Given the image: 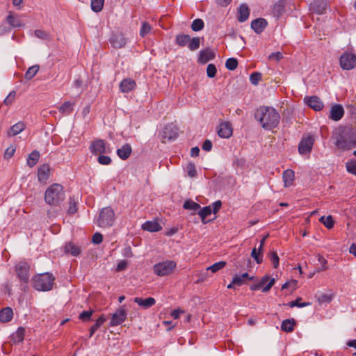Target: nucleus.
I'll list each match as a JSON object with an SVG mask.
<instances>
[{
	"instance_id": "obj_4",
	"label": "nucleus",
	"mask_w": 356,
	"mask_h": 356,
	"mask_svg": "<svg viewBox=\"0 0 356 356\" xmlns=\"http://www.w3.org/2000/svg\"><path fill=\"white\" fill-rule=\"evenodd\" d=\"M114 220L113 210L111 207H105L100 211L97 223L100 227H108L113 225Z\"/></svg>"
},
{
	"instance_id": "obj_13",
	"label": "nucleus",
	"mask_w": 356,
	"mask_h": 356,
	"mask_svg": "<svg viewBox=\"0 0 356 356\" xmlns=\"http://www.w3.org/2000/svg\"><path fill=\"white\" fill-rule=\"evenodd\" d=\"M305 103L316 111H321L323 108V103L317 96L305 97Z\"/></svg>"
},
{
	"instance_id": "obj_12",
	"label": "nucleus",
	"mask_w": 356,
	"mask_h": 356,
	"mask_svg": "<svg viewBox=\"0 0 356 356\" xmlns=\"http://www.w3.org/2000/svg\"><path fill=\"white\" fill-rule=\"evenodd\" d=\"M90 149L91 152L96 155L111 152L108 147H106L104 140L101 139H97L93 141Z\"/></svg>"
},
{
	"instance_id": "obj_55",
	"label": "nucleus",
	"mask_w": 356,
	"mask_h": 356,
	"mask_svg": "<svg viewBox=\"0 0 356 356\" xmlns=\"http://www.w3.org/2000/svg\"><path fill=\"white\" fill-rule=\"evenodd\" d=\"M261 79V74L259 72H253L250 76V82L253 85H257Z\"/></svg>"
},
{
	"instance_id": "obj_20",
	"label": "nucleus",
	"mask_w": 356,
	"mask_h": 356,
	"mask_svg": "<svg viewBox=\"0 0 356 356\" xmlns=\"http://www.w3.org/2000/svg\"><path fill=\"white\" fill-rule=\"evenodd\" d=\"M136 82L131 79H124L120 84V89L122 92H129L136 87Z\"/></svg>"
},
{
	"instance_id": "obj_9",
	"label": "nucleus",
	"mask_w": 356,
	"mask_h": 356,
	"mask_svg": "<svg viewBox=\"0 0 356 356\" xmlns=\"http://www.w3.org/2000/svg\"><path fill=\"white\" fill-rule=\"evenodd\" d=\"M314 139L312 136H307L303 138L298 145V152L300 154H307L310 153L312 149Z\"/></svg>"
},
{
	"instance_id": "obj_10",
	"label": "nucleus",
	"mask_w": 356,
	"mask_h": 356,
	"mask_svg": "<svg viewBox=\"0 0 356 356\" xmlns=\"http://www.w3.org/2000/svg\"><path fill=\"white\" fill-rule=\"evenodd\" d=\"M127 311L124 307H120L113 314L110 321L111 326H117L122 324L127 318Z\"/></svg>"
},
{
	"instance_id": "obj_54",
	"label": "nucleus",
	"mask_w": 356,
	"mask_h": 356,
	"mask_svg": "<svg viewBox=\"0 0 356 356\" xmlns=\"http://www.w3.org/2000/svg\"><path fill=\"white\" fill-rule=\"evenodd\" d=\"M93 314V310L90 309L89 311H83L79 314V319L83 321H90L92 314Z\"/></svg>"
},
{
	"instance_id": "obj_49",
	"label": "nucleus",
	"mask_w": 356,
	"mask_h": 356,
	"mask_svg": "<svg viewBox=\"0 0 356 356\" xmlns=\"http://www.w3.org/2000/svg\"><path fill=\"white\" fill-rule=\"evenodd\" d=\"M238 65V61L234 58H229L225 62V67L229 70H234Z\"/></svg>"
},
{
	"instance_id": "obj_16",
	"label": "nucleus",
	"mask_w": 356,
	"mask_h": 356,
	"mask_svg": "<svg viewBox=\"0 0 356 356\" xmlns=\"http://www.w3.org/2000/svg\"><path fill=\"white\" fill-rule=\"evenodd\" d=\"M216 56L215 53L209 48H206L200 51L197 61L199 63L205 64Z\"/></svg>"
},
{
	"instance_id": "obj_41",
	"label": "nucleus",
	"mask_w": 356,
	"mask_h": 356,
	"mask_svg": "<svg viewBox=\"0 0 356 356\" xmlns=\"http://www.w3.org/2000/svg\"><path fill=\"white\" fill-rule=\"evenodd\" d=\"M212 212V210H211V208L210 206L209 207H203L202 209H201L199 211H198V215L200 216L201 219H202V222L204 223V224H206L207 222L206 221V218L211 215Z\"/></svg>"
},
{
	"instance_id": "obj_38",
	"label": "nucleus",
	"mask_w": 356,
	"mask_h": 356,
	"mask_svg": "<svg viewBox=\"0 0 356 356\" xmlns=\"http://www.w3.org/2000/svg\"><path fill=\"white\" fill-rule=\"evenodd\" d=\"M106 317L102 315L95 322V323L90 329L89 337H91L97 329L106 321Z\"/></svg>"
},
{
	"instance_id": "obj_14",
	"label": "nucleus",
	"mask_w": 356,
	"mask_h": 356,
	"mask_svg": "<svg viewBox=\"0 0 356 356\" xmlns=\"http://www.w3.org/2000/svg\"><path fill=\"white\" fill-rule=\"evenodd\" d=\"M344 114L343 107L341 104H334L331 106L329 118L334 121L340 120Z\"/></svg>"
},
{
	"instance_id": "obj_37",
	"label": "nucleus",
	"mask_w": 356,
	"mask_h": 356,
	"mask_svg": "<svg viewBox=\"0 0 356 356\" xmlns=\"http://www.w3.org/2000/svg\"><path fill=\"white\" fill-rule=\"evenodd\" d=\"M74 105V104L73 102H65L60 106L59 111L64 115H69L72 113Z\"/></svg>"
},
{
	"instance_id": "obj_34",
	"label": "nucleus",
	"mask_w": 356,
	"mask_h": 356,
	"mask_svg": "<svg viewBox=\"0 0 356 356\" xmlns=\"http://www.w3.org/2000/svg\"><path fill=\"white\" fill-rule=\"evenodd\" d=\"M7 22L11 26L12 28L20 27L22 24L19 19L16 16L10 13L6 17Z\"/></svg>"
},
{
	"instance_id": "obj_31",
	"label": "nucleus",
	"mask_w": 356,
	"mask_h": 356,
	"mask_svg": "<svg viewBox=\"0 0 356 356\" xmlns=\"http://www.w3.org/2000/svg\"><path fill=\"white\" fill-rule=\"evenodd\" d=\"M13 316V312L11 308L6 307L0 311V321L8 322Z\"/></svg>"
},
{
	"instance_id": "obj_17",
	"label": "nucleus",
	"mask_w": 356,
	"mask_h": 356,
	"mask_svg": "<svg viewBox=\"0 0 356 356\" xmlns=\"http://www.w3.org/2000/svg\"><path fill=\"white\" fill-rule=\"evenodd\" d=\"M50 175V168L48 164H43L38 168V179L40 183L46 184Z\"/></svg>"
},
{
	"instance_id": "obj_8",
	"label": "nucleus",
	"mask_w": 356,
	"mask_h": 356,
	"mask_svg": "<svg viewBox=\"0 0 356 356\" xmlns=\"http://www.w3.org/2000/svg\"><path fill=\"white\" fill-rule=\"evenodd\" d=\"M15 270L20 281L26 284L29 281L30 266L25 261H21L16 265Z\"/></svg>"
},
{
	"instance_id": "obj_50",
	"label": "nucleus",
	"mask_w": 356,
	"mask_h": 356,
	"mask_svg": "<svg viewBox=\"0 0 356 356\" xmlns=\"http://www.w3.org/2000/svg\"><path fill=\"white\" fill-rule=\"evenodd\" d=\"M77 201L74 199V197H70V202H69V208H68V213L70 214H74L77 211Z\"/></svg>"
},
{
	"instance_id": "obj_25",
	"label": "nucleus",
	"mask_w": 356,
	"mask_h": 356,
	"mask_svg": "<svg viewBox=\"0 0 356 356\" xmlns=\"http://www.w3.org/2000/svg\"><path fill=\"white\" fill-rule=\"evenodd\" d=\"M238 19L240 22L246 21L250 15V10L246 4H241L238 8Z\"/></svg>"
},
{
	"instance_id": "obj_36",
	"label": "nucleus",
	"mask_w": 356,
	"mask_h": 356,
	"mask_svg": "<svg viewBox=\"0 0 356 356\" xmlns=\"http://www.w3.org/2000/svg\"><path fill=\"white\" fill-rule=\"evenodd\" d=\"M295 325V321L294 319H286L282 321L281 325V329L282 330L290 332L293 330V327Z\"/></svg>"
},
{
	"instance_id": "obj_6",
	"label": "nucleus",
	"mask_w": 356,
	"mask_h": 356,
	"mask_svg": "<svg viewBox=\"0 0 356 356\" xmlns=\"http://www.w3.org/2000/svg\"><path fill=\"white\" fill-rule=\"evenodd\" d=\"M341 67L344 70H350L356 66V55L344 52L339 58Z\"/></svg>"
},
{
	"instance_id": "obj_11",
	"label": "nucleus",
	"mask_w": 356,
	"mask_h": 356,
	"mask_svg": "<svg viewBox=\"0 0 356 356\" xmlns=\"http://www.w3.org/2000/svg\"><path fill=\"white\" fill-rule=\"evenodd\" d=\"M177 136L178 128L176 126L170 124L165 127L162 134L163 142H165V140H174L177 138Z\"/></svg>"
},
{
	"instance_id": "obj_63",
	"label": "nucleus",
	"mask_w": 356,
	"mask_h": 356,
	"mask_svg": "<svg viewBox=\"0 0 356 356\" xmlns=\"http://www.w3.org/2000/svg\"><path fill=\"white\" fill-rule=\"evenodd\" d=\"M35 35L40 39L46 40L48 38V34L42 30H35Z\"/></svg>"
},
{
	"instance_id": "obj_53",
	"label": "nucleus",
	"mask_w": 356,
	"mask_h": 356,
	"mask_svg": "<svg viewBox=\"0 0 356 356\" xmlns=\"http://www.w3.org/2000/svg\"><path fill=\"white\" fill-rule=\"evenodd\" d=\"M217 72L216 67L214 64H209L207 67V75L209 78H213Z\"/></svg>"
},
{
	"instance_id": "obj_23",
	"label": "nucleus",
	"mask_w": 356,
	"mask_h": 356,
	"mask_svg": "<svg viewBox=\"0 0 356 356\" xmlns=\"http://www.w3.org/2000/svg\"><path fill=\"white\" fill-rule=\"evenodd\" d=\"M134 301L143 309H148L153 306L156 302L155 299L152 297L147 298L146 299L137 297L134 298Z\"/></svg>"
},
{
	"instance_id": "obj_48",
	"label": "nucleus",
	"mask_w": 356,
	"mask_h": 356,
	"mask_svg": "<svg viewBox=\"0 0 356 356\" xmlns=\"http://www.w3.org/2000/svg\"><path fill=\"white\" fill-rule=\"evenodd\" d=\"M251 256L258 264H261L263 261L262 252H259V249L257 250L256 248L252 249Z\"/></svg>"
},
{
	"instance_id": "obj_29",
	"label": "nucleus",
	"mask_w": 356,
	"mask_h": 356,
	"mask_svg": "<svg viewBox=\"0 0 356 356\" xmlns=\"http://www.w3.org/2000/svg\"><path fill=\"white\" fill-rule=\"evenodd\" d=\"M267 282H268V284L262 289L263 292H268L275 284V280L274 278L270 279L268 275H264L259 284L262 286H264Z\"/></svg>"
},
{
	"instance_id": "obj_2",
	"label": "nucleus",
	"mask_w": 356,
	"mask_h": 356,
	"mask_svg": "<svg viewBox=\"0 0 356 356\" xmlns=\"http://www.w3.org/2000/svg\"><path fill=\"white\" fill-rule=\"evenodd\" d=\"M65 200V193L62 185L53 184L45 191V202L51 206H58Z\"/></svg>"
},
{
	"instance_id": "obj_18",
	"label": "nucleus",
	"mask_w": 356,
	"mask_h": 356,
	"mask_svg": "<svg viewBox=\"0 0 356 356\" xmlns=\"http://www.w3.org/2000/svg\"><path fill=\"white\" fill-rule=\"evenodd\" d=\"M218 134L220 138H229L232 135V128L231 124L227 122L221 123L218 129Z\"/></svg>"
},
{
	"instance_id": "obj_32",
	"label": "nucleus",
	"mask_w": 356,
	"mask_h": 356,
	"mask_svg": "<svg viewBox=\"0 0 356 356\" xmlns=\"http://www.w3.org/2000/svg\"><path fill=\"white\" fill-rule=\"evenodd\" d=\"M40 152L37 150H33L28 156L26 160V164L30 168L33 167L38 161L40 159Z\"/></svg>"
},
{
	"instance_id": "obj_45",
	"label": "nucleus",
	"mask_w": 356,
	"mask_h": 356,
	"mask_svg": "<svg viewBox=\"0 0 356 356\" xmlns=\"http://www.w3.org/2000/svg\"><path fill=\"white\" fill-rule=\"evenodd\" d=\"M204 23L202 19H195L191 24V29L193 31H199L204 29Z\"/></svg>"
},
{
	"instance_id": "obj_58",
	"label": "nucleus",
	"mask_w": 356,
	"mask_h": 356,
	"mask_svg": "<svg viewBox=\"0 0 356 356\" xmlns=\"http://www.w3.org/2000/svg\"><path fill=\"white\" fill-rule=\"evenodd\" d=\"M300 300V298H298L294 301H291L289 303V305L291 307H306V306H308L310 305L309 302L299 303Z\"/></svg>"
},
{
	"instance_id": "obj_40",
	"label": "nucleus",
	"mask_w": 356,
	"mask_h": 356,
	"mask_svg": "<svg viewBox=\"0 0 356 356\" xmlns=\"http://www.w3.org/2000/svg\"><path fill=\"white\" fill-rule=\"evenodd\" d=\"M39 69L40 66L38 65H35L30 67L25 73V79L27 80H31V79H33L38 73Z\"/></svg>"
},
{
	"instance_id": "obj_47",
	"label": "nucleus",
	"mask_w": 356,
	"mask_h": 356,
	"mask_svg": "<svg viewBox=\"0 0 356 356\" xmlns=\"http://www.w3.org/2000/svg\"><path fill=\"white\" fill-rule=\"evenodd\" d=\"M346 168L349 173L356 175V159L350 160L346 162Z\"/></svg>"
},
{
	"instance_id": "obj_3",
	"label": "nucleus",
	"mask_w": 356,
	"mask_h": 356,
	"mask_svg": "<svg viewBox=\"0 0 356 356\" xmlns=\"http://www.w3.org/2000/svg\"><path fill=\"white\" fill-rule=\"evenodd\" d=\"M55 277L49 273L38 274L32 278L33 286L39 291H49L52 289Z\"/></svg>"
},
{
	"instance_id": "obj_19",
	"label": "nucleus",
	"mask_w": 356,
	"mask_h": 356,
	"mask_svg": "<svg viewBox=\"0 0 356 356\" xmlns=\"http://www.w3.org/2000/svg\"><path fill=\"white\" fill-rule=\"evenodd\" d=\"M328 3L326 0H314L312 4V9L319 15L325 13Z\"/></svg>"
},
{
	"instance_id": "obj_27",
	"label": "nucleus",
	"mask_w": 356,
	"mask_h": 356,
	"mask_svg": "<svg viewBox=\"0 0 356 356\" xmlns=\"http://www.w3.org/2000/svg\"><path fill=\"white\" fill-rule=\"evenodd\" d=\"M25 127L26 126L23 122H18L10 127V130L8 131V135L9 136H16L21 133Z\"/></svg>"
},
{
	"instance_id": "obj_22",
	"label": "nucleus",
	"mask_w": 356,
	"mask_h": 356,
	"mask_svg": "<svg viewBox=\"0 0 356 356\" xmlns=\"http://www.w3.org/2000/svg\"><path fill=\"white\" fill-rule=\"evenodd\" d=\"M143 229L149 232H159L162 229L161 225L156 220L146 221L142 225Z\"/></svg>"
},
{
	"instance_id": "obj_59",
	"label": "nucleus",
	"mask_w": 356,
	"mask_h": 356,
	"mask_svg": "<svg viewBox=\"0 0 356 356\" xmlns=\"http://www.w3.org/2000/svg\"><path fill=\"white\" fill-rule=\"evenodd\" d=\"M16 92L15 91L13 90L11 91L9 95L6 97V98L4 99V104L6 105H10L13 103L14 101V99L15 97Z\"/></svg>"
},
{
	"instance_id": "obj_43",
	"label": "nucleus",
	"mask_w": 356,
	"mask_h": 356,
	"mask_svg": "<svg viewBox=\"0 0 356 356\" xmlns=\"http://www.w3.org/2000/svg\"><path fill=\"white\" fill-rule=\"evenodd\" d=\"M319 221L323 224L327 229H331L334 226V220L332 216H322Z\"/></svg>"
},
{
	"instance_id": "obj_42",
	"label": "nucleus",
	"mask_w": 356,
	"mask_h": 356,
	"mask_svg": "<svg viewBox=\"0 0 356 356\" xmlns=\"http://www.w3.org/2000/svg\"><path fill=\"white\" fill-rule=\"evenodd\" d=\"M200 45V38L199 37L190 38L188 47L191 51H195L199 49Z\"/></svg>"
},
{
	"instance_id": "obj_46",
	"label": "nucleus",
	"mask_w": 356,
	"mask_h": 356,
	"mask_svg": "<svg viewBox=\"0 0 356 356\" xmlns=\"http://www.w3.org/2000/svg\"><path fill=\"white\" fill-rule=\"evenodd\" d=\"M226 265V262L225 261H218V262H216L215 264H213V265L209 266L207 270H211L212 273H216L217 271H218L219 270L223 268Z\"/></svg>"
},
{
	"instance_id": "obj_57",
	"label": "nucleus",
	"mask_w": 356,
	"mask_h": 356,
	"mask_svg": "<svg viewBox=\"0 0 356 356\" xmlns=\"http://www.w3.org/2000/svg\"><path fill=\"white\" fill-rule=\"evenodd\" d=\"M97 161L102 165H109L111 163V159L105 155H100Z\"/></svg>"
},
{
	"instance_id": "obj_1",
	"label": "nucleus",
	"mask_w": 356,
	"mask_h": 356,
	"mask_svg": "<svg viewBox=\"0 0 356 356\" xmlns=\"http://www.w3.org/2000/svg\"><path fill=\"white\" fill-rule=\"evenodd\" d=\"M254 118L258 120L262 128L266 130H271L276 127L280 120L278 112L273 107L260 106L254 113Z\"/></svg>"
},
{
	"instance_id": "obj_52",
	"label": "nucleus",
	"mask_w": 356,
	"mask_h": 356,
	"mask_svg": "<svg viewBox=\"0 0 356 356\" xmlns=\"http://www.w3.org/2000/svg\"><path fill=\"white\" fill-rule=\"evenodd\" d=\"M269 258L273 265V267L275 268H277L279 266V261H280V259H279V257H278L277 252L275 251L270 252Z\"/></svg>"
},
{
	"instance_id": "obj_64",
	"label": "nucleus",
	"mask_w": 356,
	"mask_h": 356,
	"mask_svg": "<svg viewBox=\"0 0 356 356\" xmlns=\"http://www.w3.org/2000/svg\"><path fill=\"white\" fill-rule=\"evenodd\" d=\"M282 58V54L280 51L274 52L268 56L270 60H275L279 61Z\"/></svg>"
},
{
	"instance_id": "obj_61",
	"label": "nucleus",
	"mask_w": 356,
	"mask_h": 356,
	"mask_svg": "<svg viewBox=\"0 0 356 356\" xmlns=\"http://www.w3.org/2000/svg\"><path fill=\"white\" fill-rule=\"evenodd\" d=\"M103 236L102 234L97 232L92 236V241L95 244H99L102 242Z\"/></svg>"
},
{
	"instance_id": "obj_26",
	"label": "nucleus",
	"mask_w": 356,
	"mask_h": 356,
	"mask_svg": "<svg viewBox=\"0 0 356 356\" xmlns=\"http://www.w3.org/2000/svg\"><path fill=\"white\" fill-rule=\"evenodd\" d=\"M131 151V145L129 144H125L117 150V154L120 159L125 160L130 156Z\"/></svg>"
},
{
	"instance_id": "obj_51",
	"label": "nucleus",
	"mask_w": 356,
	"mask_h": 356,
	"mask_svg": "<svg viewBox=\"0 0 356 356\" xmlns=\"http://www.w3.org/2000/svg\"><path fill=\"white\" fill-rule=\"evenodd\" d=\"M151 29L152 27L149 24H148L147 22H143L140 30V36L145 37L147 34H148L150 32Z\"/></svg>"
},
{
	"instance_id": "obj_44",
	"label": "nucleus",
	"mask_w": 356,
	"mask_h": 356,
	"mask_svg": "<svg viewBox=\"0 0 356 356\" xmlns=\"http://www.w3.org/2000/svg\"><path fill=\"white\" fill-rule=\"evenodd\" d=\"M104 0H91V8L95 12H100L104 6Z\"/></svg>"
},
{
	"instance_id": "obj_21",
	"label": "nucleus",
	"mask_w": 356,
	"mask_h": 356,
	"mask_svg": "<svg viewBox=\"0 0 356 356\" xmlns=\"http://www.w3.org/2000/svg\"><path fill=\"white\" fill-rule=\"evenodd\" d=\"M267 26V22L263 18L254 19L251 23V28L257 33H261Z\"/></svg>"
},
{
	"instance_id": "obj_39",
	"label": "nucleus",
	"mask_w": 356,
	"mask_h": 356,
	"mask_svg": "<svg viewBox=\"0 0 356 356\" xmlns=\"http://www.w3.org/2000/svg\"><path fill=\"white\" fill-rule=\"evenodd\" d=\"M183 207L185 209L191 210L194 212L200 209V205L199 204L190 200H188L184 202Z\"/></svg>"
},
{
	"instance_id": "obj_35",
	"label": "nucleus",
	"mask_w": 356,
	"mask_h": 356,
	"mask_svg": "<svg viewBox=\"0 0 356 356\" xmlns=\"http://www.w3.org/2000/svg\"><path fill=\"white\" fill-rule=\"evenodd\" d=\"M25 335V330L22 327H18L17 331L12 335V339L15 343H20L23 341Z\"/></svg>"
},
{
	"instance_id": "obj_15",
	"label": "nucleus",
	"mask_w": 356,
	"mask_h": 356,
	"mask_svg": "<svg viewBox=\"0 0 356 356\" xmlns=\"http://www.w3.org/2000/svg\"><path fill=\"white\" fill-rule=\"evenodd\" d=\"M110 42L111 45L115 49L122 48L127 43L126 38L121 33H113L111 37Z\"/></svg>"
},
{
	"instance_id": "obj_7",
	"label": "nucleus",
	"mask_w": 356,
	"mask_h": 356,
	"mask_svg": "<svg viewBox=\"0 0 356 356\" xmlns=\"http://www.w3.org/2000/svg\"><path fill=\"white\" fill-rule=\"evenodd\" d=\"M334 140L336 146L342 150H348L356 147V139L349 140L341 134H337Z\"/></svg>"
},
{
	"instance_id": "obj_33",
	"label": "nucleus",
	"mask_w": 356,
	"mask_h": 356,
	"mask_svg": "<svg viewBox=\"0 0 356 356\" xmlns=\"http://www.w3.org/2000/svg\"><path fill=\"white\" fill-rule=\"evenodd\" d=\"M190 35L187 34H178L175 38V43L181 47H185L190 41Z\"/></svg>"
},
{
	"instance_id": "obj_30",
	"label": "nucleus",
	"mask_w": 356,
	"mask_h": 356,
	"mask_svg": "<svg viewBox=\"0 0 356 356\" xmlns=\"http://www.w3.org/2000/svg\"><path fill=\"white\" fill-rule=\"evenodd\" d=\"M285 10V3L284 1H279L276 3H275L273 8V14L274 17L278 18L280 17Z\"/></svg>"
},
{
	"instance_id": "obj_28",
	"label": "nucleus",
	"mask_w": 356,
	"mask_h": 356,
	"mask_svg": "<svg viewBox=\"0 0 356 356\" xmlns=\"http://www.w3.org/2000/svg\"><path fill=\"white\" fill-rule=\"evenodd\" d=\"M295 174L294 171L290 169L284 171L282 175L283 181L284 182V186L288 187L291 186L294 179Z\"/></svg>"
},
{
	"instance_id": "obj_60",
	"label": "nucleus",
	"mask_w": 356,
	"mask_h": 356,
	"mask_svg": "<svg viewBox=\"0 0 356 356\" xmlns=\"http://www.w3.org/2000/svg\"><path fill=\"white\" fill-rule=\"evenodd\" d=\"M245 280L241 277L240 274H236L233 277V284H236L237 286L245 284Z\"/></svg>"
},
{
	"instance_id": "obj_5",
	"label": "nucleus",
	"mask_w": 356,
	"mask_h": 356,
	"mask_svg": "<svg viewBox=\"0 0 356 356\" xmlns=\"http://www.w3.org/2000/svg\"><path fill=\"white\" fill-rule=\"evenodd\" d=\"M177 266L174 261L166 260L154 266V272L159 276H166L171 274Z\"/></svg>"
},
{
	"instance_id": "obj_56",
	"label": "nucleus",
	"mask_w": 356,
	"mask_h": 356,
	"mask_svg": "<svg viewBox=\"0 0 356 356\" xmlns=\"http://www.w3.org/2000/svg\"><path fill=\"white\" fill-rule=\"evenodd\" d=\"M332 296L327 294H321L318 297V300L321 304L330 302L332 300Z\"/></svg>"
},
{
	"instance_id": "obj_24",
	"label": "nucleus",
	"mask_w": 356,
	"mask_h": 356,
	"mask_svg": "<svg viewBox=\"0 0 356 356\" xmlns=\"http://www.w3.org/2000/svg\"><path fill=\"white\" fill-rule=\"evenodd\" d=\"M64 251L67 254H70L72 256H78L81 253V249L72 242H68L64 247Z\"/></svg>"
},
{
	"instance_id": "obj_62",
	"label": "nucleus",
	"mask_w": 356,
	"mask_h": 356,
	"mask_svg": "<svg viewBox=\"0 0 356 356\" xmlns=\"http://www.w3.org/2000/svg\"><path fill=\"white\" fill-rule=\"evenodd\" d=\"M15 152V149L14 148L13 146L8 147L6 149L5 153H4L5 158L9 159V158L12 157L13 156Z\"/></svg>"
}]
</instances>
